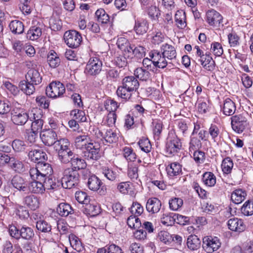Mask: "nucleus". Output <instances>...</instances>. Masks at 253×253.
<instances>
[{
	"instance_id": "obj_1",
	"label": "nucleus",
	"mask_w": 253,
	"mask_h": 253,
	"mask_svg": "<svg viewBox=\"0 0 253 253\" xmlns=\"http://www.w3.org/2000/svg\"><path fill=\"white\" fill-rule=\"evenodd\" d=\"M53 172L51 165L44 161L39 163L36 167L31 168L29 170L30 177L33 180L44 179L46 177L50 176Z\"/></svg>"
},
{
	"instance_id": "obj_2",
	"label": "nucleus",
	"mask_w": 253,
	"mask_h": 253,
	"mask_svg": "<svg viewBox=\"0 0 253 253\" xmlns=\"http://www.w3.org/2000/svg\"><path fill=\"white\" fill-rule=\"evenodd\" d=\"M182 148V143L175 132H169L166 144V152L170 155H174Z\"/></svg>"
},
{
	"instance_id": "obj_3",
	"label": "nucleus",
	"mask_w": 253,
	"mask_h": 253,
	"mask_svg": "<svg viewBox=\"0 0 253 253\" xmlns=\"http://www.w3.org/2000/svg\"><path fill=\"white\" fill-rule=\"evenodd\" d=\"M61 179L62 187L65 189H71L78 185L79 180V174L77 171L68 168L63 172Z\"/></svg>"
},
{
	"instance_id": "obj_4",
	"label": "nucleus",
	"mask_w": 253,
	"mask_h": 253,
	"mask_svg": "<svg viewBox=\"0 0 253 253\" xmlns=\"http://www.w3.org/2000/svg\"><path fill=\"white\" fill-rule=\"evenodd\" d=\"M231 126L233 130L238 133H241L248 125L247 115L240 114L231 118Z\"/></svg>"
},
{
	"instance_id": "obj_5",
	"label": "nucleus",
	"mask_w": 253,
	"mask_h": 253,
	"mask_svg": "<svg viewBox=\"0 0 253 253\" xmlns=\"http://www.w3.org/2000/svg\"><path fill=\"white\" fill-rule=\"evenodd\" d=\"M64 40L66 44L71 48L79 46L82 41L81 34L75 30L66 31L64 34Z\"/></svg>"
},
{
	"instance_id": "obj_6",
	"label": "nucleus",
	"mask_w": 253,
	"mask_h": 253,
	"mask_svg": "<svg viewBox=\"0 0 253 253\" xmlns=\"http://www.w3.org/2000/svg\"><path fill=\"white\" fill-rule=\"evenodd\" d=\"M83 156L87 160H97L101 157L100 144L93 142L82 151Z\"/></svg>"
},
{
	"instance_id": "obj_7",
	"label": "nucleus",
	"mask_w": 253,
	"mask_h": 253,
	"mask_svg": "<svg viewBox=\"0 0 253 253\" xmlns=\"http://www.w3.org/2000/svg\"><path fill=\"white\" fill-rule=\"evenodd\" d=\"M65 91V88L60 82H52L46 88L47 96L52 98L61 96Z\"/></svg>"
},
{
	"instance_id": "obj_8",
	"label": "nucleus",
	"mask_w": 253,
	"mask_h": 253,
	"mask_svg": "<svg viewBox=\"0 0 253 253\" xmlns=\"http://www.w3.org/2000/svg\"><path fill=\"white\" fill-rule=\"evenodd\" d=\"M220 246L219 240L216 237L208 236L203 239V248L208 253H212L217 250Z\"/></svg>"
},
{
	"instance_id": "obj_9",
	"label": "nucleus",
	"mask_w": 253,
	"mask_h": 253,
	"mask_svg": "<svg viewBox=\"0 0 253 253\" xmlns=\"http://www.w3.org/2000/svg\"><path fill=\"white\" fill-rule=\"evenodd\" d=\"M102 63L97 57H91L88 61L85 72L91 76H95L99 74L102 69Z\"/></svg>"
},
{
	"instance_id": "obj_10",
	"label": "nucleus",
	"mask_w": 253,
	"mask_h": 253,
	"mask_svg": "<svg viewBox=\"0 0 253 253\" xmlns=\"http://www.w3.org/2000/svg\"><path fill=\"white\" fill-rule=\"evenodd\" d=\"M87 186L92 191H97L101 195H104L106 193V188L105 186L101 187L102 182L96 175H93L89 177L87 181Z\"/></svg>"
},
{
	"instance_id": "obj_11",
	"label": "nucleus",
	"mask_w": 253,
	"mask_h": 253,
	"mask_svg": "<svg viewBox=\"0 0 253 253\" xmlns=\"http://www.w3.org/2000/svg\"><path fill=\"white\" fill-rule=\"evenodd\" d=\"M95 134L98 138L103 137L105 140L109 143H116L119 138V134L115 130L111 129H108L105 131V133L99 129L95 130Z\"/></svg>"
},
{
	"instance_id": "obj_12",
	"label": "nucleus",
	"mask_w": 253,
	"mask_h": 253,
	"mask_svg": "<svg viewBox=\"0 0 253 253\" xmlns=\"http://www.w3.org/2000/svg\"><path fill=\"white\" fill-rule=\"evenodd\" d=\"M0 159L6 163H9L11 167L15 171L21 172L24 171V166L21 161L15 160L14 158H10L3 152H0Z\"/></svg>"
},
{
	"instance_id": "obj_13",
	"label": "nucleus",
	"mask_w": 253,
	"mask_h": 253,
	"mask_svg": "<svg viewBox=\"0 0 253 253\" xmlns=\"http://www.w3.org/2000/svg\"><path fill=\"white\" fill-rule=\"evenodd\" d=\"M222 16L217 11L211 9L208 10L206 13V21L208 24L212 26L219 27L220 25H223Z\"/></svg>"
},
{
	"instance_id": "obj_14",
	"label": "nucleus",
	"mask_w": 253,
	"mask_h": 253,
	"mask_svg": "<svg viewBox=\"0 0 253 253\" xmlns=\"http://www.w3.org/2000/svg\"><path fill=\"white\" fill-rule=\"evenodd\" d=\"M11 116L12 122L16 125H24L29 119V115L27 113L18 109H13Z\"/></svg>"
},
{
	"instance_id": "obj_15",
	"label": "nucleus",
	"mask_w": 253,
	"mask_h": 253,
	"mask_svg": "<svg viewBox=\"0 0 253 253\" xmlns=\"http://www.w3.org/2000/svg\"><path fill=\"white\" fill-rule=\"evenodd\" d=\"M33 25L27 33V37L31 40L34 41L42 35L43 24L41 21L35 20L33 22Z\"/></svg>"
},
{
	"instance_id": "obj_16",
	"label": "nucleus",
	"mask_w": 253,
	"mask_h": 253,
	"mask_svg": "<svg viewBox=\"0 0 253 253\" xmlns=\"http://www.w3.org/2000/svg\"><path fill=\"white\" fill-rule=\"evenodd\" d=\"M42 142L47 146L54 145L57 141V135L52 129H47L42 131L40 134Z\"/></svg>"
},
{
	"instance_id": "obj_17",
	"label": "nucleus",
	"mask_w": 253,
	"mask_h": 253,
	"mask_svg": "<svg viewBox=\"0 0 253 253\" xmlns=\"http://www.w3.org/2000/svg\"><path fill=\"white\" fill-rule=\"evenodd\" d=\"M149 56L153 59L154 65L156 68H164L168 65L167 58L162 55V53L157 50H153L149 53Z\"/></svg>"
},
{
	"instance_id": "obj_18",
	"label": "nucleus",
	"mask_w": 253,
	"mask_h": 253,
	"mask_svg": "<svg viewBox=\"0 0 253 253\" xmlns=\"http://www.w3.org/2000/svg\"><path fill=\"white\" fill-rule=\"evenodd\" d=\"M93 142L89 136L85 133L79 134L75 138L76 147L82 150V151Z\"/></svg>"
},
{
	"instance_id": "obj_19",
	"label": "nucleus",
	"mask_w": 253,
	"mask_h": 253,
	"mask_svg": "<svg viewBox=\"0 0 253 253\" xmlns=\"http://www.w3.org/2000/svg\"><path fill=\"white\" fill-rule=\"evenodd\" d=\"M228 228L237 232H242L245 230L246 225L242 219L234 217L228 220L227 222Z\"/></svg>"
},
{
	"instance_id": "obj_20",
	"label": "nucleus",
	"mask_w": 253,
	"mask_h": 253,
	"mask_svg": "<svg viewBox=\"0 0 253 253\" xmlns=\"http://www.w3.org/2000/svg\"><path fill=\"white\" fill-rule=\"evenodd\" d=\"M45 191V188L42 180H33L28 186V192L35 194H42Z\"/></svg>"
},
{
	"instance_id": "obj_21",
	"label": "nucleus",
	"mask_w": 253,
	"mask_h": 253,
	"mask_svg": "<svg viewBox=\"0 0 253 253\" xmlns=\"http://www.w3.org/2000/svg\"><path fill=\"white\" fill-rule=\"evenodd\" d=\"M122 84L133 92L136 91L139 86L138 80L134 76L126 77L123 79Z\"/></svg>"
},
{
	"instance_id": "obj_22",
	"label": "nucleus",
	"mask_w": 253,
	"mask_h": 253,
	"mask_svg": "<svg viewBox=\"0 0 253 253\" xmlns=\"http://www.w3.org/2000/svg\"><path fill=\"white\" fill-rule=\"evenodd\" d=\"M162 204L160 200L157 198H151L148 200L146 208L149 212L157 213L161 208Z\"/></svg>"
},
{
	"instance_id": "obj_23",
	"label": "nucleus",
	"mask_w": 253,
	"mask_h": 253,
	"mask_svg": "<svg viewBox=\"0 0 253 253\" xmlns=\"http://www.w3.org/2000/svg\"><path fill=\"white\" fill-rule=\"evenodd\" d=\"M162 55L167 59L171 60L176 57V51L175 47L168 43H164L161 46Z\"/></svg>"
},
{
	"instance_id": "obj_24",
	"label": "nucleus",
	"mask_w": 253,
	"mask_h": 253,
	"mask_svg": "<svg viewBox=\"0 0 253 253\" xmlns=\"http://www.w3.org/2000/svg\"><path fill=\"white\" fill-rule=\"evenodd\" d=\"M28 156L31 161L37 164L44 162L47 158L46 153L42 150H31L29 152Z\"/></svg>"
},
{
	"instance_id": "obj_25",
	"label": "nucleus",
	"mask_w": 253,
	"mask_h": 253,
	"mask_svg": "<svg viewBox=\"0 0 253 253\" xmlns=\"http://www.w3.org/2000/svg\"><path fill=\"white\" fill-rule=\"evenodd\" d=\"M43 182L45 189L56 190L62 187L61 181L51 176L46 177L44 179H42Z\"/></svg>"
},
{
	"instance_id": "obj_26",
	"label": "nucleus",
	"mask_w": 253,
	"mask_h": 253,
	"mask_svg": "<svg viewBox=\"0 0 253 253\" xmlns=\"http://www.w3.org/2000/svg\"><path fill=\"white\" fill-rule=\"evenodd\" d=\"M204 68L209 71H212L215 68V62L210 56V53L206 52L202 58L198 59Z\"/></svg>"
},
{
	"instance_id": "obj_27",
	"label": "nucleus",
	"mask_w": 253,
	"mask_h": 253,
	"mask_svg": "<svg viewBox=\"0 0 253 253\" xmlns=\"http://www.w3.org/2000/svg\"><path fill=\"white\" fill-rule=\"evenodd\" d=\"M25 78L27 82L36 85L40 84L42 80L39 71L35 69H30L26 75Z\"/></svg>"
},
{
	"instance_id": "obj_28",
	"label": "nucleus",
	"mask_w": 253,
	"mask_h": 253,
	"mask_svg": "<svg viewBox=\"0 0 253 253\" xmlns=\"http://www.w3.org/2000/svg\"><path fill=\"white\" fill-rule=\"evenodd\" d=\"M24 202L25 205L33 211L38 209L40 205V198L32 195L25 197Z\"/></svg>"
},
{
	"instance_id": "obj_29",
	"label": "nucleus",
	"mask_w": 253,
	"mask_h": 253,
	"mask_svg": "<svg viewBox=\"0 0 253 253\" xmlns=\"http://www.w3.org/2000/svg\"><path fill=\"white\" fill-rule=\"evenodd\" d=\"M13 186L19 191L28 192V186L24 180L19 176H15L12 179Z\"/></svg>"
},
{
	"instance_id": "obj_30",
	"label": "nucleus",
	"mask_w": 253,
	"mask_h": 253,
	"mask_svg": "<svg viewBox=\"0 0 253 253\" xmlns=\"http://www.w3.org/2000/svg\"><path fill=\"white\" fill-rule=\"evenodd\" d=\"M247 196L246 191L241 189L235 190L231 194V199L233 203L239 204L242 202Z\"/></svg>"
},
{
	"instance_id": "obj_31",
	"label": "nucleus",
	"mask_w": 253,
	"mask_h": 253,
	"mask_svg": "<svg viewBox=\"0 0 253 253\" xmlns=\"http://www.w3.org/2000/svg\"><path fill=\"white\" fill-rule=\"evenodd\" d=\"M236 110L235 103L229 98H227L224 101L222 111L226 116H231L234 114Z\"/></svg>"
},
{
	"instance_id": "obj_32",
	"label": "nucleus",
	"mask_w": 253,
	"mask_h": 253,
	"mask_svg": "<svg viewBox=\"0 0 253 253\" xmlns=\"http://www.w3.org/2000/svg\"><path fill=\"white\" fill-rule=\"evenodd\" d=\"M167 171L170 177L177 176L182 172L181 166L177 162L172 163L167 167Z\"/></svg>"
},
{
	"instance_id": "obj_33",
	"label": "nucleus",
	"mask_w": 253,
	"mask_h": 253,
	"mask_svg": "<svg viewBox=\"0 0 253 253\" xmlns=\"http://www.w3.org/2000/svg\"><path fill=\"white\" fill-rule=\"evenodd\" d=\"M134 75L135 77L142 81H147L150 80L151 77L149 71L143 67L137 68L134 71Z\"/></svg>"
},
{
	"instance_id": "obj_34",
	"label": "nucleus",
	"mask_w": 253,
	"mask_h": 253,
	"mask_svg": "<svg viewBox=\"0 0 253 253\" xmlns=\"http://www.w3.org/2000/svg\"><path fill=\"white\" fill-rule=\"evenodd\" d=\"M35 84L23 80L20 82L19 86L21 90L28 95H30L35 91Z\"/></svg>"
},
{
	"instance_id": "obj_35",
	"label": "nucleus",
	"mask_w": 253,
	"mask_h": 253,
	"mask_svg": "<svg viewBox=\"0 0 253 253\" xmlns=\"http://www.w3.org/2000/svg\"><path fill=\"white\" fill-rule=\"evenodd\" d=\"M47 60L50 67L53 68L58 67L60 64V59L54 50L49 51L47 54Z\"/></svg>"
},
{
	"instance_id": "obj_36",
	"label": "nucleus",
	"mask_w": 253,
	"mask_h": 253,
	"mask_svg": "<svg viewBox=\"0 0 253 253\" xmlns=\"http://www.w3.org/2000/svg\"><path fill=\"white\" fill-rule=\"evenodd\" d=\"M188 248L191 250H197L201 246L200 239L195 235H190L187 240Z\"/></svg>"
},
{
	"instance_id": "obj_37",
	"label": "nucleus",
	"mask_w": 253,
	"mask_h": 253,
	"mask_svg": "<svg viewBox=\"0 0 253 253\" xmlns=\"http://www.w3.org/2000/svg\"><path fill=\"white\" fill-rule=\"evenodd\" d=\"M70 162L72 166L71 169L76 171L81 169H84L86 167L85 161L81 158L76 157L75 155Z\"/></svg>"
},
{
	"instance_id": "obj_38",
	"label": "nucleus",
	"mask_w": 253,
	"mask_h": 253,
	"mask_svg": "<svg viewBox=\"0 0 253 253\" xmlns=\"http://www.w3.org/2000/svg\"><path fill=\"white\" fill-rule=\"evenodd\" d=\"M56 211L60 216H67L72 213L73 209L69 204L62 203L58 205Z\"/></svg>"
},
{
	"instance_id": "obj_39",
	"label": "nucleus",
	"mask_w": 253,
	"mask_h": 253,
	"mask_svg": "<svg viewBox=\"0 0 253 253\" xmlns=\"http://www.w3.org/2000/svg\"><path fill=\"white\" fill-rule=\"evenodd\" d=\"M58 155L60 162L64 164L71 162L75 156V154L70 148L65 151H61Z\"/></svg>"
},
{
	"instance_id": "obj_40",
	"label": "nucleus",
	"mask_w": 253,
	"mask_h": 253,
	"mask_svg": "<svg viewBox=\"0 0 253 253\" xmlns=\"http://www.w3.org/2000/svg\"><path fill=\"white\" fill-rule=\"evenodd\" d=\"M70 142L67 139L61 138L56 141L53 146L56 151L58 152V154L61 151H65L69 149Z\"/></svg>"
},
{
	"instance_id": "obj_41",
	"label": "nucleus",
	"mask_w": 253,
	"mask_h": 253,
	"mask_svg": "<svg viewBox=\"0 0 253 253\" xmlns=\"http://www.w3.org/2000/svg\"><path fill=\"white\" fill-rule=\"evenodd\" d=\"M161 222L164 225H172L175 222V213L172 212L164 213L161 217Z\"/></svg>"
},
{
	"instance_id": "obj_42",
	"label": "nucleus",
	"mask_w": 253,
	"mask_h": 253,
	"mask_svg": "<svg viewBox=\"0 0 253 253\" xmlns=\"http://www.w3.org/2000/svg\"><path fill=\"white\" fill-rule=\"evenodd\" d=\"M116 93L119 97L128 100L130 99L133 92L122 84L118 87Z\"/></svg>"
},
{
	"instance_id": "obj_43",
	"label": "nucleus",
	"mask_w": 253,
	"mask_h": 253,
	"mask_svg": "<svg viewBox=\"0 0 253 253\" xmlns=\"http://www.w3.org/2000/svg\"><path fill=\"white\" fill-rule=\"evenodd\" d=\"M9 27L13 33L17 34L23 33L24 30L23 23L19 20L12 21L9 25Z\"/></svg>"
},
{
	"instance_id": "obj_44",
	"label": "nucleus",
	"mask_w": 253,
	"mask_h": 253,
	"mask_svg": "<svg viewBox=\"0 0 253 253\" xmlns=\"http://www.w3.org/2000/svg\"><path fill=\"white\" fill-rule=\"evenodd\" d=\"M19 235L20 238L21 237L26 240H30L34 237L35 234L31 227L23 226L19 230Z\"/></svg>"
},
{
	"instance_id": "obj_45",
	"label": "nucleus",
	"mask_w": 253,
	"mask_h": 253,
	"mask_svg": "<svg viewBox=\"0 0 253 253\" xmlns=\"http://www.w3.org/2000/svg\"><path fill=\"white\" fill-rule=\"evenodd\" d=\"M148 29V24L145 20L135 22L134 30L137 35H143Z\"/></svg>"
},
{
	"instance_id": "obj_46",
	"label": "nucleus",
	"mask_w": 253,
	"mask_h": 253,
	"mask_svg": "<svg viewBox=\"0 0 253 253\" xmlns=\"http://www.w3.org/2000/svg\"><path fill=\"white\" fill-rule=\"evenodd\" d=\"M202 180L206 185L212 187L216 183V177L212 172L207 171L203 174Z\"/></svg>"
},
{
	"instance_id": "obj_47",
	"label": "nucleus",
	"mask_w": 253,
	"mask_h": 253,
	"mask_svg": "<svg viewBox=\"0 0 253 253\" xmlns=\"http://www.w3.org/2000/svg\"><path fill=\"white\" fill-rule=\"evenodd\" d=\"M241 212L247 216L253 215V200H248L245 202L241 208Z\"/></svg>"
},
{
	"instance_id": "obj_48",
	"label": "nucleus",
	"mask_w": 253,
	"mask_h": 253,
	"mask_svg": "<svg viewBox=\"0 0 253 253\" xmlns=\"http://www.w3.org/2000/svg\"><path fill=\"white\" fill-rule=\"evenodd\" d=\"M175 22L179 28H184L186 26L185 12L177 11L175 14Z\"/></svg>"
},
{
	"instance_id": "obj_49",
	"label": "nucleus",
	"mask_w": 253,
	"mask_h": 253,
	"mask_svg": "<svg viewBox=\"0 0 253 253\" xmlns=\"http://www.w3.org/2000/svg\"><path fill=\"white\" fill-rule=\"evenodd\" d=\"M100 170L104 177L111 181L115 180L118 175L116 171L107 167H102Z\"/></svg>"
},
{
	"instance_id": "obj_50",
	"label": "nucleus",
	"mask_w": 253,
	"mask_h": 253,
	"mask_svg": "<svg viewBox=\"0 0 253 253\" xmlns=\"http://www.w3.org/2000/svg\"><path fill=\"white\" fill-rule=\"evenodd\" d=\"M95 16L97 21L102 24H106L109 21L110 18L108 14L102 8L98 9L96 10Z\"/></svg>"
},
{
	"instance_id": "obj_51",
	"label": "nucleus",
	"mask_w": 253,
	"mask_h": 253,
	"mask_svg": "<svg viewBox=\"0 0 253 253\" xmlns=\"http://www.w3.org/2000/svg\"><path fill=\"white\" fill-rule=\"evenodd\" d=\"M233 167V162L230 158L227 157L223 160L221 168L224 173L229 174L231 173Z\"/></svg>"
},
{
	"instance_id": "obj_52",
	"label": "nucleus",
	"mask_w": 253,
	"mask_h": 253,
	"mask_svg": "<svg viewBox=\"0 0 253 253\" xmlns=\"http://www.w3.org/2000/svg\"><path fill=\"white\" fill-rule=\"evenodd\" d=\"M183 204V200L180 198H173L169 201V208L172 211L178 210Z\"/></svg>"
},
{
	"instance_id": "obj_53",
	"label": "nucleus",
	"mask_w": 253,
	"mask_h": 253,
	"mask_svg": "<svg viewBox=\"0 0 253 253\" xmlns=\"http://www.w3.org/2000/svg\"><path fill=\"white\" fill-rule=\"evenodd\" d=\"M138 144L141 150L145 153H149L151 150V144L147 138L142 137L139 140Z\"/></svg>"
},
{
	"instance_id": "obj_54",
	"label": "nucleus",
	"mask_w": 253,
	"mask_h": 253,
	"mask_svg": "<svg viewBox=\"0 0 253 253\" xmlns=\"http://www.w3.org/2000/svg\"><path fill=\"white\" fill-rule=\"evenodd\" d=\"M119 106L118 103L111 99H107L104 103L105 108L108 112L116 113Z\"/></svg>"
},
{
	"instance_id": "obj_55",
	"label": "nucleus",
	"mask_w": 253,
	"mask_h": 253,
	"mask_svg": "<svg viewBox=\"0 0 253 253\" xmlns=\"http://www.w3.org/2000/svg\"><path fill=\"white\" fill-rule=\"evenodd\" d=\"M69 239L71 246L74 250L78 252L81 250L82 243L78 237L72 234L69 236Z\"/></svg>"
},
{
	"instance_id": "obj_56",
	"label": "nucleus",
	"mask_w": 253,
	"mask_h": 253,
	"mask_svg": "<svg viewBox=\"0 0 253 253\" xmlns=\"http://www.w3.org/2000/svg\"><path fill=\"white\" fill-rule=\"evenodd\" d=\"M71 116L78 122H84L86 120L84 112L79 109H74L71 112Z\"/></svg>"
},
{
	"instance_id": "obj_57",
	"label": "nucleus",
	"mask_w": 253,
	"mask_h": 253,
	"mask_svg": "<svg viewBox=\"0 0 253 253\" xmlns=\"http://www.w3.org/2000/svg\"><path fill=\"white\" fill-rule=\"evenodd\" d=\"M202 146L201 140L194 135L191 136L190 142L189 143V151L192 152V151H194L197 149H199Z\"/></svg>"
},
{
	"instance_id": "obj_58",
	"label": "nucleus",
	"mask_w": 253,
	"mask_h": 253,
	"mask_svg": "<svg viewBox=\"0 0 253 253\" xmlns=\"http://www.w3.org/2000/svg\"><path fill=\"white\" fill-rule=\"evenodd\" d=\"M211 52L216 56H220L223 53L221 44L218 42H213L211 45Z\"/></svg>"
},
{
	"instance_id": "obj_59",
	"label": "nucleus",
	"mask_w": 253,
	"mask_h": 253,
	"mask_svg": "<svg viewBox=\"0 0 253 253\" xmlns=\"http://www.w3.org/2000/svg\"><path fill=\"white\" fill-rule=\"evenodd\" d=\"M193 157L195 162L198 166L203 163L206 159L205 152L199 150L194 151Z\"/></svg>"
},
{
	"instance_id": "obj_60",
	"label": "nucleus",
	"mask_w": 253,
	"mask_h": 253,
	"mask_svg": "<svg viewBox=\"0 0 253 253\" xmlns=\"http://www.w3.org/2000/svg\"><path fill=\"white\" fill-rule=\"evenodd\" d=\"M129 211L132 215L138 217L143 213V208L139 203L133 202Z\"/></svg>"
},
{
	"instance_id": "obj_61",
	"label": "nucleus",
	"mask_w": 253,
	"mask_h": 253,
	"mask_svg": "<svg viewBox=\"0 0 253 253\" xmlns=\"http://www.w3.org/2000/svg\"><path fill=\"white\" fill-rule=\"evenodd\" d=\"M127 225L131 228H138L141 225L139 218L134 215H130L127 220Z\"/></svg>"
},
{
	"instance_id": "obj_62",
	"label": "nucleus",
	"mask_w": 253,
	"mask_h": 253,
	"mask_svg": "<svg viewBox=\"0 0 253 253\" xmlns=\"http://www.w3.org/2000/svg\"><path fill=\"white\" fill-rule=\"evenodd\" d=\"M75 198L77 201L81 204L87 205L89 202L88 196L84 192L77 191L75 193Z\"/></svg>"
},
{
	"instance_id": "obj_63",
	"label": "nucleus",
	"mask_w": 253,
	"mask_h": 253,
	"mask_svg": "<svg viewBox=\"0 0 253 253\" xmlns=\"http://www.w3.org/2000/svg\"><path fill=\"white\" fill-rule=\"evenodd\" d=\"M37 229L42 232H49L51 230V225L44 220H39L37 222Z\"/></svg>"
},
{
	"instance_id": "obj_64",
	"label": "nucleus",
	"mask_w": 253,
	"mask_h": 253,
	"mask_svg": "<svg viewBox=\"0 0 253 253\" xmlns=\"http://www.w3.org/2000/svg\"><path fill=\"white\" fill-rule=\"evenodd\" d=\"M42 110L39 108H33L29 115V119L31 121L42 120Z\"/></svg>"
}]
</instances>
